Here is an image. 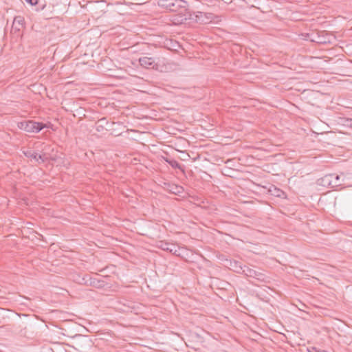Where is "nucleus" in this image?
<instances>
[{"label":"nucleus","mask_w":352,"mask_h":352,"mask_svg":"<svg viewBox=\"0 0 352 352\" xmlns=\"http://www.w3.org/2000/svg\"><path fill=\"white\" fill-rule=\"evenodd\" d=\"M159 6L170 12H177V25L189 19L190 14L187 11L188 3L184 0H159Z\"/></svg>","instance_id":"obj_1"},{"label":"nucleus","mask_w":352,"mask_h":352,"mask_svg":"<svg viewBox=\"0 0 352 352\" xmlns=\"http://www.w3.org/2000/svg\"><path fill=\"white\" fill-rule=\"evenodd\" d=\"M19 129L28 132V133H38L43 129L46 127V124L37 122L33 120H25L21 122L18 124Z\"/></svg>","instance_id":"obj_2"},{"label":"nucleus","mask_w":352,"mask_h":352,"mask_svg":"<svg viewBox=\"0 0 352 352\" xmlns=\"http://www.w3.org/2000/svg\"><path fill=\"white\" fill-rule=\"evenodd\" d=\"M240 268H241V270L242 271V272L244 273L248 276L253 277V278H256L258 280H263L264 279V275L259 272H256L254 269H250L246 266H245L243 268V267H240Z\"/></svg>","instance_id":"obj_3"},{"label":"nucleus","mask_w":352,"mask_h":352,"mask_svg":"<svg viewBox=\"0 0 352 352\" xmlns=\"http://www.w3.org/2000/svg\"><path fill=\"white\" fill-rule=\"evenodd\" d=\"M324 182L328 183L332 187L340 186V175L336 174H329L325 175L322 179Z\"/></svg>","instance_id":"obj_4"},{"label":"nucleus","mask_w":352,"mask_h":352,"mask_svg":"<svg viewBox=\"0 0 352 352\" xmlns=\"http://www.w3.org/2000/svg\"><path fill=\"white\" fill-rule=\"evenodd\" d=\"M23 153L28 158L34 160L35 162L38 163L43 162L45 159L44 155H39L32 150L28 149L27 151H23Z\"/></svg>","instance_id":"obj_5"},{"label":"nucleus","mask_w":352,"mask_h":352,"mask_svg":"<svg viewBox=\"0 0 352 352\" xmlns=\"http://www.w3.org/2000/svg\"><path fill=\"white\" fill-rule=\"evenodd\" d=\"M158 247L163 250H166L175 254L177 252V246L175 244L169 243L164 241H160Z\"/></svg>","instance_id":"obj_6"},{"label":"nucleus","mask_w":352,"mask_h":352,"mask_svg":"<svg viewBox=\"0 0 352 352\" xmlns=\"http://www.w3.org/2000/svg\"><path fill=\"white\" fill-rule=\"evenodd\" d=\"M25 19L21 16H16L14 17L13 21V26L17 30H20L24 25Z\"/></svg>","instance_id":"obj_7"},{"label":"nucleus","mask_w":352,"mask_h":352,"mask_svg":"<svg viewBox=\"0 0 352 352\" xmlns=\"http://www.w3.org/2000/svg\"><path fill=\"white\" fill-rule=\"evenodd\" d=\"M139 61L140 65L144 67H148L149 66H152L154 63L153 59L148 57L140 58Z\"/></svg>","instance_id":"obj_8"},{"label":"nucleus","mask_w":352,"mask_h":352,"mask_svg":"<svg viewBox=\"0 0 352 352\" xmlns=\"http://www.w3.org/2000/svg\"><path fill=\"white\" fill-rule=\"evenodd\" d=\"M172 47H167V50H170L171 52H173L175 53H180V51H179L180 50H184V49L182 48V45H172Z\"/></svg>","instance_id":"obj_9"},{"label":"nucleus","mask_w":352,"mask_h":352,"mask_svg":"<svg viewBox=\"0 0 352 352\" xmlns=\"http://www.w3.org/2000/svg\"><path fill=\"white\" fill-rule=\"evenodd\" d=\"M167 162L172 167L180 168V164L176 160H173Z\"/></svg>","instance_id":"obj_10"},{"label":"nucleus","mask_w":352,"mask_h":352,"mask_svg":"<svg viewBox=\"0 0 352 352\" xmlns=\"http://www.w3.org/2000/svg\"><path fill=\"white\" fill-rule=\"evenodd\" d=\"M308 352H320L316 347L311 346L307 349Z\"/></svg>","instance_id":"obj_11"},{"label":"nucleus","mask_w":352,"mask_h":352,"mask_svg":"<svg viewBox=\"0 0 352 352\" xmlns=\"http://www.w3.org/2000/svg\"><path fill=\"white\" fill-rule=\"evenodd\" d=\"M25 1L28 3H29L32 6L36 5L38 3V0H25Z\"/></svg>","instance_id":"obj_12"},{"label":"nucleus","mask_w":352,"mask_h":352,"mask_svg":"<svg viewBox=\"0 0 352 352\" xmlns=\"http://www.w3.org/2000/svg\"><path fill=\"white\" fill-rule=\"evenodd\" d=\"M276 196H277V197H281V195L283 194V192L279 189H276Z\"/></svg>","instance_id":"obj_13"},{"label":"nucleus","mask_w":352,"mask_h":352,"mask_svg":"<svg viewBox=\"0 0 352 352\" xmlns=\"http://www.w3.org/2000/svg\"><path fill=\"white\" fill-rule=\"evenodd\" d=\"M326 43V41H324V42H321V43H317V44H325Z\"/></svg>","instance_id":"obj_14"},{"label":"nucleus","mask_w":352,"mask_h":352,"mask_svg":"<svg viewBox=\"0 0 352 352\" xmlns=\"http://www.w3.org/2000/svg\"><path fill=\"white\" fill-rule=\"evenodd\" d=\"M198 44H199V45L204 44V43L199 42V43H198Z\"/></svg>","instance_id":"obj_15"},{"label":"nucleus","mask_w":352,"mask_h":352,"mask_svg":"<svg viewBox=\"0 0 352 352\" xmlns=\"http://www.w3.org/2000/svg\"><path fill=\"white\" fill-rule=\"evenodd\" d=\"M175 43L176 44H179V41H175Z\"/></svg>","instance_id":"obj_16"},{"label":"nucleus","mask_w":352,"mask_h":352,"mask_svg":"<svg viewBox=\"0 0 352 352\" xmlns=\"http://www.w3.org/2000/svg\"><path fill=\"white\" fill-rule=\"evenodd\" d=\"M350 46H351V45H345V47H347V48H348L349 47H350Z\"/></svg>","instance_id":"obj_17"},{"label":"nucleus","mask_w":352,"mask_h":352,"mask_svg":"<svg viewBox=\"0 0 352 352\" xmlns=\"http://www.w3.org/2000/svg\"><path fill=\"white\" fill-rule=\"evenodd\" d=\"M143 44L147 45L149 44L148 43H143Z\"/></svg>","instance_id":"obj_18"},{"label":"nucleus","mask_w":352,"mask_h":352,"mask_svg":"<svg viewBox=\"0 0 352 352\" xmlns=\"http://www.w3.org/2000/svg\"><path fill=\"white\" fill-rule=\"evenodd\" d=\"M351 126H352V120H351Z\"/></svg>","instance_id":"obj_19"}]
</instances>
